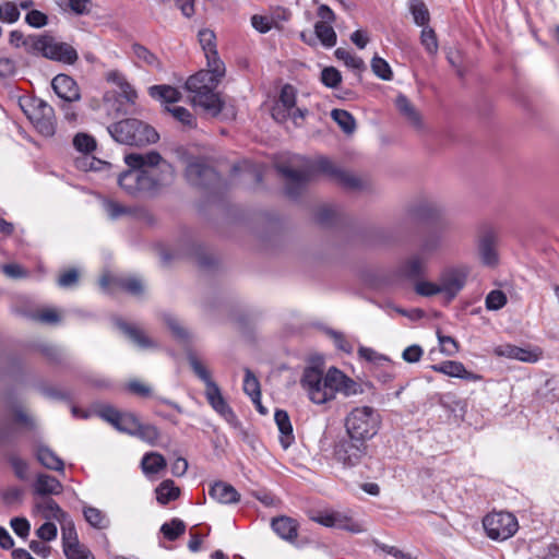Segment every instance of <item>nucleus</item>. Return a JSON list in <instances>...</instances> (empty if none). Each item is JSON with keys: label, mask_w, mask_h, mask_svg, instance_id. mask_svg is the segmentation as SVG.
<instances>
[{"label": "nucleus", "mask_w": 559, "mask_h": 559, "mask_svg": "<svg viewBox=\"0 0 559 559\" xmlns=\"http://www.w3.org/2000/svg\"><path fill=\"white\" fill-rule=\"evenodd\" d=\"M300 385L309 400L318 405L333 401L337 393L350 396L361 392L356 381L335 367L329 368L325 374L318 367H306Z\"/></svg>", "instance_id": "1"}, {"label": "nucleus", "mask_w": 559, "mask_h": 559, "mask_svg": "<svg viewBox=\"0 0 559 559\" xmlns=\"http://www.w3.org/2000/svg\"><path fill=\"white\" fill-rule=\"evenodd\" d=\"M225 74L226 67L218 72L216 67H207L190 75L185 83V88L191 95V104L201 107L213 117L219 115L224 107V100L215 90Z\"/></svg>", "instance_id": "2"}, {"label": "nucleus", "mask_w": 559, "mask_h": 559, "mask_svg": "<svg viewBox=\"0 0 559 559\" xmlns=\"http://www.w3.org/2000/svg\"><path fill=\"white\" fill-rule=\"evenodd\" d=\"M124 163L129 169L118 177V185L123 192L130 197L136 198L147 194L148 186L145 179L144 167H155L160 163V154L156 151L147 153H131L124 156Z\"/></svg>", "instance_id": "3"}, {"label": "nucleus", "mask_w": 559, "mask_h": 559, "mask_svg": "<svg viewBox=\"0 0 559 559\" xmlns=\"http://www.w3.org/2000/svg\"><path fill=\"white\" fill-rule=\"evenodd\" d=\"M382 425V416L372 406L361 405L352 408L344 417L346 436L359 441L373 439Z\"/></svg>", "instance_id": "4"}, {"label": "nucleus", "mask_w": 559, "mask_h": 559, "mask_svg": "<svg viewBox=\"0 0 559 559\" xmlns=\"http://www.w3.org/2000/svg\"><path fill=\"white\" fill-rule=\"evenodd\" d=\"M107 129L117 143L130 146L155 143L159 138L154 128L135 118L122 119Z\"/></svg>", "instance_id": "5"}, {"label": "nucleus", "mask_w": 559, "mask_h": 559, "mask_svg": "<svg viewBox=\"0 0 559 559\" xmlns=\"http://www.w3.org/2000/svg\"><path fill=\"white\" fill-rule=\"evenodd\" d=\"M297 88L292 84H284L280 91L277 100L272 108V117L281 123L292 121L296 127H300L309 110L306 107L297 105Z\"/></svg>", "instance_id": "6"}, {"label": "nucleus", "mask_w": 559, "mask_h": 559, "mask_svg": "<svg viewBox=\"0 0 559 559\" xmlns=\"http://www.w3.org/2000/svg\"><path fill=\"white\" fill-rule=\"evenodd\" d=\"M31 50L52 61L64 64H74L79 55L75 48L68 43L59 41L50 35H38L29 39Z\"/></svg>", "instance_id": "7"}, {"label": "nucleus", "mask_w": 559, "mask_h": 559, "mask_svg": "<svg viewBox=\"0 0 559 559\" xmlns=\"http://www.w3.org/2000/svg\"><path fill=\"white\" fill-rule=\"evenodd\" d=\"M188 360L193 372L200 380L204 382L205 396L213 409L225 418L234 417L235 415L233 409L224 399L218 385L213 381L211 372L207 370V368L198 359L194 354H189Z\"/></svg>", "instance_id": "8"}, {"label": "nucleus", "mask_w": 559, "mask_h": 559, "mask_svg": "<svg viewBox=\"0 0 559 559\" xmlns=\"http://www.w3.org/2000/svg\"><path fill=\"white\" fill-rule=\"evenodd\" d=\"M34 128L44 136L50 138L56 133V116L53 108L40 98H33L22 105Z\"/></svg>", "instance_id": "9"}, {"label": "nucleus", "mask_w": 559, "mask_h": 559, "mask_svg": "<svg viewBox=\"0 0 559 559\" xmlns=\"http://www.w3.org/2000/svg\"><path fill=\"white\" fill-rule=\"evenodd\" d=\"M483 526L488 538L503 542L511 538L519 530V522L511 512H491L483 519Z\"/></svg>", "instance_id": "10"}, {"label": "nucleus", "mask_w": 559, "mask_h": 559, "mask_svg": "<svg viewBox=\"0 0 559 559\" xmlns=\"http://www.w3.org/2000/svg\"><path fill=\"white\" fill-rule=\"evenodd\" d=\"M368 445L366 441L354 440L347 437L335 443L333 454L337 462L344 466H355L367 455Z\"/></svg>", "instance_id": "11"}, {"label": "nucleus", "mask_w": 559, "mask_h": 559, "mask_svg": "<svg viewBox=\"0 0 559 559\" xmlns=\"http://www.w3.org/2000/svg\"><path fill=\"white\" fill-rule=\"evenodd\" d=\"M311 173H322L347 190H358L362 188V182L354 175L336 167L329 158L320 157Z\"/></svg>", "instance_id": "12"}, {"label": "nucleus", "mask_w": 559, "mask_h": 559, "mask_svg": "<svg viewBox=\"0 0 559 559\" xmlns=\"http://www.w3.org/2000/svg\"><path fill=\"white\" fill-rule=\"evenodd\" d=\"M145 179L148 181V195L157 194L162 189L171 186L175 181L174 167L160 156V163L155 167H144Z\"/></svg>", "instance_id": "13"}, {"label": "nucleus", "mask_w": 559, "mask_h": 559, "mask_svg": "<svg viewBox=\"0 0 559 559\" xmlns=\"http://www.w3.org/2000/svg\"><path fill=\"white\" fill-rule=\"evenodd\" d=\"M468 270L465 266L449 267L439 276L441 294L448 299H453L465 286Z\"/></svg>", "instance_id": "14"}, {"label": "nucleus", "mask_w": 559, "mask_h": 559, "mask_svg": "<svg viewBox=\"0 0 559 559\" xmlns=\"http://www.w3.org/2000/svg\"><path fill=\"white\" fill-rule=\"evenodd\" d=\"M198 37L206 59V67H216L217 72L223 70L225 63L217 51L215 33L209 28H203L199 31Z\"/></svg>", "instance_id": "15"}, {"label": "nucleus", "mask_w": 559, "mask_h": 559, "mask_svg": "<svg viewBox=\"0 0 559 559\" xmlns=\"http://www.w3.org/2000/svg\"><path fill=\"white\" fill-rule=\"evenodd\" d=\"M431 369L448 377L459 378L466 381L478 382L483 380L481 374L467 370L461 361L456 360L442 361L438 365L431 366Z\"/></svg>", "instance_id": "16"}, {"label": "nucleus", "mask_w": 559, "mask_h": 559, "mask_svg": "<svg viewBox=\"0 0 559 559\" xmlns=\"http://www.w3.org/2000/svg\"><path fill=\"white\" fill-rule=\"evenodd\" d=\"M51 86L58 97L66 102H78L81 98L76 82L67 74L56 75L51 81Z\"/></svg>", "instance_id": "17"}, {"label": "nucleus", "mask_w": 559, "mask_h": 559, "mask_svg": "<svg viewBox=\"0 0 559 559\" xmlns=\"http://www.w3.org/2000/svg\"><path fill=\"white\" fill-rule=\"evenodd\" d=\"M271 527L274 533L285 542L295 543L298 538L299 524L296 520L281 515L273 518L271 521Z\"/></svg>", "instance_id": "18"}, {"label": "nucleus", "mask_w": 559, "mask_h": 559, "mask_svg": "<svg viewBox=\"0 0 559 559\" xmlns=\"http://www.w3.org/2000/svg\"><path fill=\"white\" fill-rule=\"evenodd\" d=\"M277 170L285 177L286 194L292 198L300 193L310 177V173L292 170L287 167H277Z\"/></svg>", "instance_id": "19"}, {"label": "nucleus", "mask_w": 559, "mask_h": 559, "mask_svg": "<svg viewBox=\"0 0 559 559\" xmlns=\"http://www.w3.org/2000/svg\"><path fill=\"white\" fill-rule=\"evenodd\" d=\"M209 495L221 504L237 503L240 500V493L236 488L222 480H217L211 486Z\"/></svg>", "instance_id": "20"}, {"label": "nucleus", "mask_w": 559, "mask_h": 559, "mask_svg": "<svg viewBox=\"0 0 559 559\" xmlns=\"http://www.w3.org/2000/svg\"><path fill=\"white\" fill-rule=\"evenodd\" d=\"M274 419L281 432L280 442L284 449H288L295 441L288 413L283 409H277L275 412Z\"/></svg>", "instance_id": "21"}, {"label": "nucleus", "mask_w": 559, "mask_h": 559, "mask_svg": "<svg viewBox=\"0 0 559 559\" xmlns=\"http://www.w3.org/2000/svg\"><path fill=\"white\" fill-rule=\"evenodd\" d=\"M395 106L399 109L400 114L416 129H421L423 121L419 112L409 102V99L400 94L396 96Z\"/></svg>", "instance_id": "22"}, {"label": "nucleus", "mask_w": 559, "mask_h": 559, "mask_svg": "<svg viewBox=\"0 0 559 559\" xmlns=\"http://www.w3.org/2000/svg\"><path fill=\"white\" fill-rule=\"evenodd\" d=\"M243 391L251 399L252 403L257 405L259 412L264 414V408L261 405L260 382L249 368L245 369Z\"/></svg>", "instance_id": "23"}, {"label": "nucleus", "mask_w": 559, "mask_h": 559, "mask_svg": "<svg viewBox=\"0 0 559 559\" xmlns=\"http://www.w3.org/2000/svg\"><path fill=\"white\" fill-rule=\"evenodd\" d=\"M62 489V484L56 477L46 474H39L34 483V490L39 496L59 495Z\"/></svg>", "instance_id": "24"}, {"label": "nucleus", "mask_w": 559, "mask_h": 559, "mask_svg": "<svg viewBox=\"0 0 559 559\" xmlns=\"http://www.w3.org/2000/svg\"><path fill=\"white\" fill-rule=\"evenodd\" d=\"M148 94L152 98L165 104H175L181 99V93L176 87L167 84L151 86Z\"/></svg>", "instance_id": "25"}, {"label": "nucleus", "mask_w": 559, "mask_h": 559, "mask_svg": "<svg viewBox=\"0 0 559 559\" xmlns=\"http://www.w3.org/2000/svg\"><path fill=\"white\" fill-rule=\"evenodd\" d=\"M217 174L209 166L201 163H190L186 169V177L194 185H204L202 178H216Z\"/></svg>", "instance_id": "26"}, {"label": "nucleus", "mask_w": 559, "mask_h": 559, "mask_svg": "<svg viewBox=\"0 0 559 559\" xmlns=\"http://www.w3.org/2000/svg\"><path fill=\"white\" fill-rule=\"evenodd\" d=\"M133 55L136 57V59L142 62L143 64H146L148 67H152L158 71H163V63L160 59L148 48L141 44H133L131 46Z\"/></svg>", "instance_id": "27"}, {"label": "nucleus", "mask_w": 559, "mask_h": 559, "mask_svg": "<svg viewBox=\"0 0 559 559\" xmlns=\"http://www.w3.org/2000/svg\"><path fill=\"white\" fill-rule=\"evenodd\" d=\"M141 466L144 474L154 475L166 467V460L162 454L151 452L143 456Z\"/></svg>", "instance_id": "28"}, {"label": "nucleus", "mask_w": 559, "mask_h": 559, "mask_svg": "<svg viewBox=\"0 0 559 559\" xmlns=\"http://www.w3.org/2000/svg\"><path fill=\"white\" fill-rule=\"evenodd\" d=\"M37 460L46 467L52 471L62 472L64 468L63 461L58 457L49 448L39 447L36 453Z\"/></svg>", "instance_id": "29"}, {"label": "nucleus", "mask_w": 559, "mask_h": 559, "mask_svg": "<svg viewBox=\"0 0 559 559\" xmlns=\"http://www.w3.org/2000/svg\"><path fill=\"white\" fill-rule=\"evenodd\" d=\"M156 499L160 504L176 500L180 495V489L170 479L164 480L156 488Z\"/></svg>", "instance_id": "30"}, {"label": "nucleus", "mask_w": 559, "mask_h": 559, "mask_svg": "<svg viewBox=\"0 0 559 559\" xmlns=\"http://www.w3.org/2000/svg\"><path fill=\"white\" fill-rule=\"evenodd\" d=\"M408 9L416 25L423 27L428 26L430 21V13L423 0H411L408 3Z\"/></svg>", "instance_id": "31"}, {"label": "nucleus", "mask_w": 559, "mask_h": 559, "mask_svg": "<svg viewBox=\"0 0 559 559\" xmlns=\"http://www.w3.org/2000/svg\"><path fill=\"white\" fill-rule=\"evenodd\" d=\"M118 325L139 347L148 348L154 346V343L139 328L129 325L124 322H119Z\"/></svg>", "instance_id": "32"}, {"label": "nucleus", "mask_w": 559, "mask_h": 559, "mask_svg": "<svg viewBox=\"0 0 559 559\" xmlns=\"http://www.w3.org/2000/svg\"><path fill=\"white\" fill-rule=\"evenodd\" d=\"M83 514L86 522L96 530H104L109 526V520L105 513L94 507H84Z\"/></svg>", "instance_id": "33"}, {"label": "nucleus", "mask_w": 559, "mask_h": 559, "mask_svg": "<svg viewBox=\"0 0 559 559\" xmlns=\"http://www.w3.org/2000/svg\"><path fill=\"white\" fill-rule=\"evenodd\" d=\"M314 34L324 47L331 48L335 46L336 33L331 24L317 22L314 25Z\"/></svg>", "instance_id": "34"}, {"label": "nucleus", "mask_w": 559, "mask_h": 559, "mask_svg": "<svg viewBox=\"0 0 559 559\" xmlns=\"http://www.w3.org/2000/svg\"><path fill=\"white\" fill-rule=\"evenodd\" d=\"M479 253L484 264L492 266L498 263V254L491 236H486L480 240Z\"/></svg>", "instance_id": "35"}, {"label": "nucleus", "mask_w": 559, "mask_h": 559, "mask_svg": "<svg viewBox=\"0 0 559 559\" xmlns=\"http://www.w3.org/2000/svg\"><path fill=\"white\" fill-rule=\"evenodd\" d=\"M332 119L347 134H352L356 129L355 118L350 112L344 109H333L331 111Z\"/></svg>", "instance_id": "36"}, {"label": "nucleus", "mask_w": 559, "mask_h": 559, "mask_svg": "<svg viewBox=\"0 0 559 559\" xmlns=\"http://www.w3.org/2000/svg\"><path fill=\"white\" fill-rule=\"evenodd\" d=\"M335 58L342 61L347 68L361 72L365 70V62L361 58L352 55L348 50L344 48H337L334 51Z\"/></svg>", "instance_id": "37"}, {"label": "nucleus", "mask_w": 559, "mask_h": 559, "mask_svg": "<svg viewBox=\"0 0 559 559\" xmlns=\"http://www.w3.org/2000/svg\"><path fill=\"white\" fill-rule=\"evenodd\" d=\"M133 436L140 438L142 441L154 445L160 437V432L156 426L150 424H142L139 421Z\"/></svg>", "instance_id": "38"}, {"label": "nucleus", "mask_w": 559, "mask_h": 559, "mask_svg": "<svg viewBox=\"0 0 559 559\" xmlns=\"http://www.w3.org/2000/svg\"><path fill=\"white\" fill-rule=\"evenodd\" d=\"M186 531V524L179 519H173L170 522L164 523L160 532L168 540H176Z\"/></svg>", "instance_id": "39"}, {"label": "nucleus", "mask_w": 559, "mask_h": 559, "mask_svg": "<svg viewBox=\"0 0 559 559\" xmlns=\"http://www.w3.org/2000/svg\"><path fill=\"white\" fill-rule=\"evenodd\" d=\"M166 110L179 122L189 128L197 127V119L194 116L182 106L166 107Z\"/></svg>", "instance_id": "40"}, {"label": "nucleus", "mask_w": 559, "mask_h": 559, "mask_svg": "<svg viewBox=\"0 0 559 559\" xmlns=\"http://www.w3.org/2000/svg\"><path fill=\"white\" fill-rule=\"evenodd\" d=\"M62 549L67 559H95L93 554L80 542L64 545Z\"/></svg>", "instance_id": "41"}, {"label": "nucleus", "mask_w": 559, "mask_h": 559, "mask_svg": "<svg viewBox=\"0 0 559 559\" xmlns=\"http://www.w3.org/2000/svg\"><path fill=\"white\" fill-rule=\"evenodd\" d=\"M334 528L344 530L354 534L364 532L362 526L358 522L342 512H336Z\"/></svg>", "instance_id": "42"}, {"label": "nucleus", "mask_w": 559, "mask_h": 559, "mask_svg": "<svg viewBox=\"0 0 559 559\" xmlns=\"http://www.w3.org/2000/svg\"><path fill=\"white\" fill-rule=\"evenodd\" d=\"M371 70L383 81H391L393 79V72L390 64L381 57L374 56L371 59Z\"/></svg>", "instance_id": "43"}, {"label": "nucleus", "mask_w": 559, "mask_h": 559, "mask_svg": "<svg viewBox=\"0 0 559 559\" xmlns=\"http://www.w3.org/2000/svg\"><path fill=\"white\" fill-rule=\"evenodd\" d=\"M139 419L131 413H121L115 428L121 432L133 436L136 431Z\"/></svg>", "instance_id": "44"}, {"label": "nucleus", "mask_w": 559, "mask_h": 559, "mask_svg": "<svg viewBox=\"0 0 559 559\" xmlns=\"http://www.w3.org/2000/svg\"><path fill=\"white\" fill-rule=\"evenodd\" d=\"M420 43L426 51L430 55H436L439 48L436 32L429 27L424 26L420 33Z\"/></svg>", "instance_id": "45"}, {"label": "nucleus", "mask_w": 559, "mask_h": 559, "mask_svg": "<svg viewBox=\"0 0 559 559\" xmlns=\"http://www.w3.org/2000/svg\"><path fill=\"white\" fill-rule=\"evenodd\" d=\"M59 522L61 523L62 548L64 545L79 542L74 523L69 515H67V520H61Z\"/></svg>", "instance_id": "46"}, {"label": "nucleus", "mask_w": 559, "mask_h": 559, "mask_svg": "<svg viewBox=\"0 0 559 559\" xmlns=\"http://www.w3.org/2000/svg\"><path fill=\"white\" fill-rule=\"evenodd\" d=\"M115 284L119 288H121L134 296L141 295L144 290L143 283L138 277L115 280Z\"/></svg>", "instance_id": "47"}, {"label": "nucleus", "mask_w": 559, "mask_h": 559, "mask_svg": "<svg viewBox=\"0 0 559 559\" xmlns=\"http://www.w3.org/2000/svg\"><path fill=\"white\" fill-rule=\"evenodd\" d=\"M321 82L329 88H336L342 82V74L335 67H325L321 71Z\"/></svg>", "instance_id": "48"}, {"label": "nucleus", "mask_w": 559, "mask_h": 559, "mask_svg": "<svg viewBox=\"0 0 559 559\" xmlns=\"http://www.w3.org/2000/svg\"><path fill=\"white\" fill-rule=\"evenodd\" d=\"M74 147L82 153H92L96 148V141L86 133H78L73 138Z\"/></svg>", "instance_id": "49"}, {"label": "nucleus", "mask_w": 559, "mask_h": 559, "mask_svg": "<svg viewBox=\"0 0 559 559\" xmlns=\"http://www.w3.org/2000/svg\"><path fill=\"white\" fill-rule=\"evenodd\" d=\"M507 304V296L502 290H491L486 297V308L488 310H499Z\"/></svg>", "instance_id": "50"}, {"label": "nucleus", "mask_w": 559, "mask_h": 559, "mask_svg": "<svg viewBox=\"0 0 559 559\" xmlns=\"http://www.w3.org/2000/svg\"><path fill=\"white\" fill-rule=\"evenodd\" d=\"M43 512L45 518L55 519L57 521L67 520V513L59 507L57 502L49 499L43 504Z\"/></svg>", "instance_id": "51"}, {"label": "nucleus", "mask_w": 559, "mask_h": 559, "mask_svg": "<svg viewBox=\"0 0 559 559\" xmlns=\"http://www.w3.org/2000/svg\"><path fill=\"white\" fill-rule=\"evenodd\" d=\"M542 356V350L538 348H522L516 346L513 359L523 362H536Z\"/></svg>", "instance_id": "52"}, {"label": "nucleus", "mask_w": 559, "mask_h": 559, "mask_svg": "<svg viewBox=\"0 0 559 559\" xmlns=\"http://www.w3.org/2000/svg\"><path fill=\"white\" fill-rule=\"evenodd\" d=\"M405 276L416 278L425 273L424 262L419 258L411 259L403 269Z\"/></svg>", "instance_id": "53"}, {"label": "nucleus", "mask_w": 559, "mask_h": 559, "mask_svg": "<svg viewBox=\"0 0 559 559\" xmlns=\"http://www.w3.org/2000/svg\"><path fill=\"white\" fill-rule=\"evenodd\" d=\"M438 341L440 344V350L444 355L453 356L459 353L460 346L453 337L438 333Z\"/></svg>", "instance_id": "54"}, {"label": "nucleus", "mask_w": 559, "mask_h": 559, "mask_svg": "<svg viewBox=\"0 0 559 559\" xmlns=\"http://www.w3.org/2000/svg\"><path fill=\"white\" fill-rule=\"evenodd\" d=\"M415 292L424 297H431L441 294L439 282L432 283L428 281H418L415 284Z\"/></svg>", "instance_id": "55"}, {"label": "nucleus", "mask_w": 559, "mask_h": 559, "mask_svg": "<svg viewBox=\"0 0 559 559\" xmlns=\"http://www.w3.org/2000/svg\"><path fill=\"white\" fill-rule=\"evenodd\" d=\"M59 7H67L75 14L82 15L88 12L90 0H55Z\"/></svg>", "instance_id": "56"}, {"label": "nucleus", "mask_w": 559, "mask_h": 559, "mask_svg": "<svg viewBox=\"0 0 559 559\" xmlns=\"http://www.w3.org/2000/svg\"><path fill=\"white\" fill-rule=\"evenodd\" d=\"M1 21L8 24L15 23L20 19V10L14 2L7 1L2 5Z\"/></svg>", "instance_id": "57"}, {"label": "nucleus", "mask_w": 559, "mask_h": 559, "mask_svg": "<svg viewBox=\"0 0 559 559\" xmlns=\"http://www.w3.org/2000/svg\"><path fill=\"white\" fill-rule=\"evenodd\" d=\"M252 27L261 34L272 29L274 20L271 16L255 14L251 17Z\"/></svg>", "instance_id": "58"}, {"label": "nucleus", "mask_w": 559, "mask_h": 559, "mask_svg": "<svg viewBox=\"0 0 559 559\" xmlns=\"http://www.w3.org/2000/svg\"><path fill=\"white\" fill-rule=\"evenodd\" d=\"M34 320L45 324H57L60 321L59 313L53 308H46L33 316Z\"/></svg>", "instance_id": "59"}, {"label": "nucleus", "mask_w": 559, "mask_h": 559, "mask_svg": "<svg viewBox=\"0 0 559 559\" xmlns=\"http://www.w3.org/2000/svg\"><path fill=\"white\" fill-rule=\"evenodd\" d=\"M373 544L378 550L385 552L386 555H390L395 559H415L412 557V555L405 554L394 546L380 543L379 540H373Z\"/></svg>", "instance_id": "60"}, {"label": "nucleus", "mask_w": 559, "mask_h": 559, "mask_svg": "<svg viewBox=\"0 0 559 559\" xmlns=\"http://www.w3.org/2000/svg\"><path fill=\"white\" fill-rule=\"evenodd\" d=\"M57 534H58L57 526H56V524H53L51 522H45L36 531L37 537L45 542L53 540L57 537Z\"/></svg>", "instance_id": "61"}, {"label": "nucleus", "mask_w": 559, "mask_h": 559, "mask_svg": "<svg viewBox=\"0 0 559 559\" xmlns=\"http://www.w3.org/2000/svg\"><path fill=\"white\" fill-rule=\"evenodd\" d=\"M25 21L29 26L40 28L48 23V17L41 11L32 10L26 14Z\"/></svg>", "instance_id": "62"}, {"label": "nucleus", "mask_w": 559, "mask_h": 559, "mask_svg": "<svg viewBox=\"0 0 559 559\" xmlns=\"http://www.w3.org/2000/svg\"><path fill=\"white\" fill-rule=\"evenodd\" d=\"M1 269L5 276L13 280L25 278L28 275V272L17 263L4 264Z\"/></svg>", "instance_id": "63"}, {"label": "nucleus", "mask_w": 559, "mask_h": 559, "mask_svg": "<svg viewBox=\"0 0 559 559\" xmlns=\"http://www.w3.org/2000/svg\"><path fill=\"white\" fill-rule=\"evenodd\" d=\"M423 354H424L423 348L419 345L414 344V345L407 346L403 350L402 358L404 361H406L408 364H416L421 359Z\"/></svg>", "instance_id": "64"}]
</instances>
